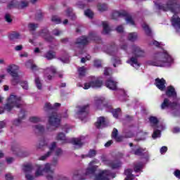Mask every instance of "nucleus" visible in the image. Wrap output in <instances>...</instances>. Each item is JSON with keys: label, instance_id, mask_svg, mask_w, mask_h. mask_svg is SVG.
Wrapping results in <instances>:
<instances>
[{"label": "nucleus", "instance_id": "obj_1", "mask_svg": "<svg viewBox=\"0 0 180 180\" xmlns=\"http://www.w3.org/2000/svg\"><path fill=\"white\" fill-rule=\"evenodd\" d=\"M174 64V58L165 50L155 53L153 60L146 62L147 65L153 67H171Z\"/></svg>", "mask_w": 180, "mask_h": 180}, {"label": "nucleus", "instance_id": "obj_2", "mask_svg": "<svg viewBox=\"0 0 180 180\" xmlns=\"http://www.w3.org/2000/svg\"><path fill=\"white\" fill-rule=\"evenodd\" d=\"M131 53L132 56L129 58L128 60H127V64H130L131 67L139 70L140 68V65L141 63L139 61V57H144L146 56V52L141 48H140L137 45H133L130 47Z\"/></svg>", "mask_w": 180, "mask_h": 180}, {"label": "nucleus", "instance_id": "obj_3", "mask_svg": "<svg viewBox=\"0 0 180 180\" xmlns=\"http://www.w3.org/2000/svg\"><path fill=\"white\" fill-rule=\"evenodd\" d=\"M60 117L57 115L56 112H53L49 117V124L46 127V129H44V127L43 125H36L35 126V131H38L39 133H46V131H53V130H55L56 129L54 127H58L60 126Z\"/></svg>", "mask_w": 180, "mask_h": 180}, {"label": "nucleus", "instance_id": "obj_4", "mask_svg": "<svg viewBox=\"0 0 180 180\" xmlns=\"http://www.w3.org/2000/svg\"><path fill=\"white\" fill-rule=\"evenodd\" d=\"M154 2L155 8L158 11H163L164 12L170 11L174 13H176V12H179L180 11V3L177 0H168L163 3H160L158 1Z\"/></svg>", "mask_w": 180, "mask_h": 180}, {"label": "nucleus", "instance_id": "obj_5", "mask_svg": "<svg viewBox=\"0 0 180 180\" xmlns=\"http://www.w3.org/2000/svg\"><path fill=\"white\" fill-rule=\"evenodd\" d=\"M56 165H57V160L52 164L46 163L44 166L36 165L34 167L35 169V176H41L43 172H46L47 174H51L50 175L46 176L47 179L53 180V174L54 172L53 167H55Z\"/></svg>", "mask_w": 180, "mask_h": 180}, {"label": "nucleus", "instance_id": "obj_6", "mask_svg": "<svg viewBox=\"0 0 180 180\" xmlns=\"http://www.w3.org/2000/svg\"><path fill=\"white\" fill-rule=\"evenodd\" d=\"M56 140H60L63 144L71 143L75 148H81L85 144V136H80L79 138L68 139L65 136L64 133H59L56 136Z\"/></svg>", "mask_w": 180, "mask_h": 180}, {"label": "nucleus", "instance_id": "obj_7", "mask_svg": "<svg viewBox=\"0 0 180 180\" xmlns=\"http://www.w3.org/2000/svg\"><path fill=\"white\" fill-rule=\"evenodd\" d=\"M22 105H23L22 98L11 94L8 98V102L4 107V109L8 110V112H10V110H12L13 108H21Z\"/></svg>", "mask_w": 180, "mask_h": 180}, {"label": "nucleus", "instance_id": "obj_8", "mask_svg": "<svg viewBox=\"0 0 180 180\" xmlns=\"http://www.w3.org/2000/svg\"><path fill=\"white\" fill-rule=\"evenodd\" d=\"M150 124L152 127H154L153 134H152V138L153 140L156 139H160L161 137V130H165V125L160 124L158 125V119L155 117H150L149 118Z\"/></svg>", "mask_w": 180, "mask_h": 180}, {"label": "nucleus", "instance_id": "obj_9", "mask_svg": "<svg viewBox=\"0 0 180 180\" xmlns=\"http://www.w3.org/2000/svg\"><path fill=\"white\" fill-rule=\"evenodd\" d=\"M161 109H171L172 110H176L174 115V116H179L180 99L177 101V103H172L169 101V99L165 98L161 105Z\"/></svg>", "mask_w": 180, "mask_h": 180}, {"label": "nucleus", "instance_id": "obj_10", "mask_svg": "<svg viewBox=\"0 0 180 180\" xmlns=\"http://www.w3.org/2000/svg\"><path fill=\"white\" fill-rule=\"evenodd\" d=\"M117 18H124L127 25H130L131 26H134L135 25L133 17H131V15L126 11L122 10L120 11H113L112 19H117Z\"/></svg>", "mask_w": 180, "mask_h": 180}, {"label": "nucleus", "instance_id": "obj_11", "mask_svg": "<svg viewBox=\"0 0 180 180\" xmlns=\"http://www.w3.org/2000/svg\"><path fill=\"white\" fill-rule=\"evenodd\" d=\"M19 70V66L16 65H9L7 68L6 71L11 77H13L12 84L13 85H18L19 82H20V76L18 75V70Z\"/></svg>", "mask_w": 180, "mask_h": 180}, {"label": "nucleus", "instance_id": "obj_12", "mask_svg": "<svg viewBox=\"0 0 180 180\" xmlns=\"http://www.w3.org/2000/svg\"><path fill=\"white\" fill-rule=\"evenodd\" d=\"M102 86V81L99 80V77H91L89 82L84 84V89H89V88H101Z\"/></svg>", "mask_w": 180, "mask_h": 180}, {"label": "nucleus", "instance_id": "obj_13", "mask_svg": "<svg viewBox=\"0 0 180 180\" xmlns=\"http://www.w3.org/2000/svg\"><path fill=\"white\" fill-rule=\"evenodd\" d=\"M91 40H95V34H90L89 37L82 36L76 40V47H84L88 44Z\"/></svg>", "mask_w": 180, "mask_h": 180}, {"label": "nucleus", "instance_id": "obj_14", "mask_svg": "<svg viewBox=\"0 0 180 180\" xmlns=\"http://www.w3.org/2000/svg\"><path fill=\"white\" fill-rule=\"evenodd\" d=\"M115 174L110 173L109 170H103L95 176L94 180H109L110 178H115Z\"/></svg>", "mask_w": 180, "mask_h": 180}, {"label": "nucleus", "instance_id": "obj_15", "mask_svg": "<svg viewBox=\"0 0 180 180\" xmlns=\"http://www.w3.org/2000/svg\"><path fill=\"white\" fill-rule=\"evenodd\" d=\"M88 110H89V105L79 106L78 110L75 114V117L84 120L86 117V115H88Z\"/></svg>", "mask_w": 180, "mask_h": 180}, {"label": "nucleus", "instance_id": "obj_16", "mask_svg": "<svg viewBox=\"0 0 180 180\" xmlns=\"http://www.w3.org/2000/svg\"><path fill=\"white\" fill-rule=\"evenodd\" d=\"M102 161L105 165H108V167H110L112 169H117L122 167V162L119 160L112 161L103 158H102Z\"/></svg>", "mask_w": 180, "mask_h": 180}, {"label": "nucleus", "instance_id": "obj_17", "mask_svg": "<svg viewBox=\"0 0 180 180\" xmlns=\"http://www.w3.org/2000/svg\"><path fill=\"white\" fill-rule=\"evenodd\" d=\"M134 155L143 156L144 158H148V152L143 148H133L131 151Z\"/></svg>", "mask_w": 180, "mask_h": 180}, {"label": "nucleus", "instance_id": "obj_18", "mask_svg": "<svg viewBox=\"0 0 180 180\" xmlns=\"http://www.w3.org/2000/svg\"><path fill=\"white\" fill-rule=\"evenodd\" d=\"M105 86L111 91H116V89H117V82L112 78L108 79L105 82Z\"/></svg>", "mask_w": 180, "mask_h": 180}, {"label": "nucleus", "instance_id": "obj_19", "mask_svg": "<svg viewBox=\"0 0 180 180\" xmlns=\"http://www.w3.org/2000/svg\"><path fill=\"white\" fill-rule=\"evenodd\" d=\"M98 162V160H93L89 164V167L86 170V175H91L96 171V165L94 164H96Z\"/></svg>", "mask_w": 180, "mask_h": 180}, {"label": "nucleus", "instance_id": "obj_20", "mask_svg": "<svg viewBox=\"0 0 180 180\" xmlns=\"http://www.w3.org/2000/svg\"><path fill=\"white\" fill-rule=\"evenodd\" d=\"M56 68H54V67L51 66L50 68H47L44 71L45 78L50 81V79H51L54 76Z\"/></svg>", "mask_w": 180, "mask_h": 180}, {"label": "nucleus", "instance_id": "obj_21", "mask_svg": "<svg viewBox=\"0 0 180 180\" xmlns=\"http://www.w3.org/2000/svg\"><path fill=\"white\" fill-rule=\"evenodd\" d=\"M105 102V97H95L94 98V107L96 109H102V105Z\"/></svg>", "mask_w": 180, "mask_h": 180}, {"label": "nucleus", "instance_id": "obj_22", "mask_svg": "<svg viewBox=\"0 0 180 180\" xmlns=\"http://www.w3.org/2000/svg\"><path fill=\"white\" fill-rule=\"evenodd\" d=\"M155 84L156 85L157 88L160 91H165V79H164V78L155 79Z\"/></svg>", "mask_w": 180, "mask_h": 180}, {"label": "nucleus", "instance_id": "obj_23", "mask_svg": "<svg viewBox=\"0 0 180 180\" xmlns=\"http://www.w3.org/2000/svg\"><path fill=\"white\" fill-rule=\"evenodd\" d=\"M57 146V143L56 142H53L51 146H49V150L47 154L41 156V158H39V160L41 161H44V160H46V158H48V157H50V155H51V153H53V151H54V148H56Z\"/></svg>", "mask_w": 180, "mask_h": 180}, {"label": "nucleus", "instance_id": "obj_24", "mask_svg": "<svg viewBox=\"0 0 180 180\" xmlns=\"http://www.w3.org/2000/svg\"><path fill=\"white\" fill-rule=\"evenodd\" d=\"M95 126L97 129H103V127H106V121L105 118L103 117H98Z\"/></svg>", "mask_w": 180, "mask_h": 180}, {"label": "nucleus", "instance_id": "obj_25", "mask_svg": "<svg viewBox=\"0 0 180 180\" xmlns=\"http://www.w3.org/2000/svg\"><path fill=\"white\" fill-rule=\"evenodd\" d=\"M166 95L169 98H176V91H175L174 86H169L167 87Z\"/></svg>", "mask_w": 180, "mask_h": 180}, {"label": "nucleus", "instance_id": "obj_26", "mask_svg": "<svg viewBox=\"0 0 180 180\" xmlns=\"http://www.w3.org/2000/svg\"><path fill=\"white\" fill-rule=\"evenodd\" d=\"M39 34L42 37H44V39H45V40H46V41L51 42V41H54V38H53V37H51L50 35V34L49 33V30H42V32Z\"/></svg>", "mask_w": 180, "mask_h": 180}, {"label": "nucleus", "instance_id": "obj_27", "mask_svg": "<svg viewBox=\"0 0 180 180\" xmlns=\"http://www.w3.org/2000/svg\"><path fill=\"white\" fill-rule=\"evenodd\" d=\"M104 108H107L109 109L108 111L111 112V113L113 115V117H115V119H117V117H119V115H120V108L112 110V106L108 105H105Z\"/></svg>", "mask_w": 180, "mask_h": 180}, {"label": "nucleus", "instance_id": "obj_28", "mask_svg": "<svg viewBox=\"0 0 180 180\" xmlns=\"http://www.w3.org/2000/svg\"><path fill=\"white\" fill-rule=\"evenodd\" d=\"M172 27L176 29V30L180 29V18L176 17V15H173L172 18Z\"/></svg>", "mask_w": 180, "mask_h": 180}, {"label": "nucleus", "instance_id": "obj_29", "mask_svg": "<svg viewBox=\"0 0 180 180\" xmlns=\"http://www.w3.org/2000/svg\"><path fill=\"white\" fill-rule=\"evenodd\" d=\"M25 65L27 68H30V70H32V71H36L37 70H39V67L34 64L33 60H30L26 63Z\"/></svg>", "mask_w": 180, "mask_h": 180}, {"label": "nucleus", "instance_id": "obj_30", "mask_svg": "<svg viewBox=\"0 0 180 180\" xmlns=\"http://www.w3.org/2000/svg\"><path fill=\"white\" fill-rule=\"evenodd\" d=\"M44 57L47 60H53L56 58V52L53 51H49L44 55Z\"/></svg>", "mask_w": 180, "mask_h": 180}, {"label": "nucleus", "instance_id": "obj_31", "mask_svg": "<svg viewBox=\"0 0 180 180\" xmlns=\"http://www.w3.org/2000/svg\"><path fill=\"white\" fill-rule=\"evenodd\" d=\"M117 134H118L117 129L116 128H114L112 134V139H115V141H117V142H120L122 141V140H123V137L117 136Z\"/></svg>", "mask_w": 180, "mask_h": 180}, {"label": "nucleus", "instance_id": "obj_32", "mask_svg": "<svg viewBox=\"0 0 180 180\" xmlns=\"http://www.w3.org/2000/svg\"><path fill=\"white\" fill-rule=\"evenodd\" d=\"M103 34H108V33L112 30L110 27H109V25L107 22H103Z\"/></svg>", "mask_w": 180, "mask_h": 180}, {"label": "nucleus", "instance_id": "obj_33", "mask_svg": "<svg viewBox=\"0 0 180 180\" xmlns=\"http://www.w3.org/2000/svg\"><path fill=\"white\" fill-rule=\"evenodd\" d=\"M23 116H25V114L21 112L20 114L19 115V118L14 120L13 122V124L14 126H20L22 124V118L20 117H23Z\"/></svg>", "mask_w": 180, "mask_h": 180}, {"label": "nucleus", "instance_id": "obj_34", "mask_svg": "<svg viewBox=\"0 0 180 180\" xmlns=\"http://www.w3.org/2000/svg\"><path fill=\"white\" fill-rule=\"evenodd\" d=\"M127 39L128 40H129V41H136V40H137V33L136 32L129 33Z\"/></svg>", "mask_w": 180, "mask_h": 180}, {"label": "nucleus", "instance_id": "obj_35", "mask_svg": "<svg viewBox=\"0 0 180 180\" xmlns=\"http://www.w3.org/2000/svg\"><path fill=\"white\" fill-rule=\"evenodd\" d=\"M33 169V167L31 164H25L23 165L22 171L25 172V174H27V172H32V170Z\"/></svg>", "mask_w": 180, "mask_h": 180}, {"label": "nucleus", "instance_id": "obj_36", "mask_svg": "<svg viewBox=\"0 0 180 180\" xmlns=\"http://www.w3.org/2000/svg\"><path fill=\"white\" fill-rule=\"evenodd\" d=\"M97 8L99 12H105L108 9V4L99 3L97 5Z\"/></svg>", "mask_w": 180, "mask_h": 180}, {"label": "nucleus", "instance_id": "obj_37", "mask_svg": "<svg viewBox=\"0 0 180 180\" xmlns=\"http://www.w3.org/2000/svg\"><path fill=\"white\" fill-rule=\"evenodd\" d=\"M95 155H96V150H90L87 155H82V158H85L86 157H89V158H92V157H95Z\"/></svg>", "mask_w": 180, "mask_h": 180}, {"label": "nucleus", "instance_id": "obj_38", "mask_svg": "<svg viewBox=\"0 0 180 180\" xmlns=\"http://www.w3.org/2000/svg\"><path fill=\"white\" fill-rule=\"evenodd\" d=\"M9 38L11 40L20 39V34H19V32H13L9 35Z\"/></svg>", "mask_w": 180, "mask_h": 180}, {"label": "nucleus", "instance_id": "obj_39", "mask_svg": "<svg viewBox=\"0 0 180 180\" xmlns=\"http://www.w3.org/2000/svg\"><path fill=\"white\" fill-rule=\"evenodd\" d=\"M142 27L146 33L147 36H151V30L150 29V27H148V25H147V24L143 23L142 25Z\"/></svg>", "mask_w": 180, "mask_h": 180}, {"label": "nucleus", "instance_id": "obj_40", "mask_svg": "<svg viewBox=\"0 0 180 180\" xmlns=\"http://www.w3.org/2000/svg\"><path fill=\"white\" fill-rule=\"evenodd\" d=\"M51 22H53V23H55V25H60V23H61V18L57 15H53L51 18Z\"/></svg>", "mask_w": 180, "mask_h": 180}, {"label": "nucleus", "instance_id": "obj_41", "mask_svg": "<svg viewBox=\"0 0 180 180\" xmlns=\"http://www.w3.org/2000/svg\"><path fill=\"white\" fill-rule=\"evenodd\" d=\"M78 72L79 77H85V74H86V69L85 67L79 68Z\"/></svg>", "mask_w": 180, "mask_h": 180}, {"label": "nucleus", "instance_id": "obj_42", "mask_svg": "<svg viewBox=\"0 0 180 180\" xmlns=\"http://www.w3.org/2000/svg\"><path fill=\"white\" fill-rule=\"evenodd\" d=\"M30 122L32 123H39L40 122H43V120H41V117H31L30 118Z\"/></svg>", "mask_w": 180, "mask_h": 180}, {"label": "nucleus", "instance_id": "obj_43", "mask_svg": "<svg viewBox=\"0 0 180 180\" xmlns=\"http://www.w3.org/2000/svg\"><path fill=\"white\" fill-rule=\"evenodd\" d=\"M112 63L113 67H116L117 65H120V64H122V60H120V58H119L113 57Z\"/></svg>", "mask_w": 180, "mask_h": 180}, {"label": "nucleus", "instance_id": "obj_44", "mask_svg": "<svg viewBox=\"0 0 180 180\" xmlns=\"http://www.w3.org/2000/svg\"><path fill=\"white\" fill-rule=\"evenodd\" d=\"M135 172H141V169H143V163H138L135 165L134 168Z\"/></svg>", "mask_w": 180, "mask_h": 180}, {"label": "nucleus", "instance_id": "obj_45", "mask_svg": "<svg viewBox=\"0 0 180 180\" xmlns=\"http://www.w3.org/2000/svg\"><path fill=\"white\" fill-rule=\"evenodd\" d=\"M35 84L37 88H38L39 89H41V81L40 80V78H39L38 77H35Z\"/></svg>", "mask_w": 180, "mask_h": 180}, {"label": "nucleus", "instance_id": "obj_46", "mask_svg": "<svg viewBox=\"0 0 180 180\" xmlns=\"http://www.w3.org/2000/svg\"><path fill=\"white\" fill-rule=\"evenodd\" d=\"M84 15L87 18H89V19H92V18H94V13L89 9H87L84 11Z\"/></svg>", "mask_w": 180, "mask_h": 180}, {"label": "nucleus", "instance_id": "obj_47", "mask_svg": "<svg viewBox=\"0 0 180 180\" xmlns=\"http://www.w3.org/2000/svg\"><path fill=\"white\" fill-rule=\"evenodd\" d=\"M66 15L68 16H71V19H75V15L72 13V8H68L66 11Z\"/></svg>", "mask_w": 180, "mask_h": 180}, {"label": "nucleus", "instance_id": "obj_48", "mask_svg": "<svg viewBox=\"0 0 180 180\" xmlns=\"http://www.w3.org/2000/svg\"><path fill=\"white\" fill-rule=\"evenodd\" d=\"M150 46H155L156 47H162L164 44L161 42H158L157 41H152V42L150 43Z\"/></svg>", "mask_w": 180, "mask_h": 180}, {"label": "nucleus", "instance_id": "obj_49", "mask_svg": "<svg viewBox=\"0 0 180 180\" xmlns=\"http://www.w3.org/2000/svg\"><path fill=\"white\" fill-rule=\"evenodd\" d=\"M72 179L74 180H81V175L79 174V172H75L73 174Z\"/></svg>", "mask_w": 180, "mask_h": 180}, {"label": "nucleus", "instance_id": "obj_50", "mask_svg": "<svg viewBox=\"0 0 180 180\" xmlns=\"http://www.w3.org/2000/svg\"><path fill=\"white\" fill-rule=\"evenodd\" d=\"M44 146H47V142L44 140H41L37 146V148H43Z\"/></svg>", "mask_w": 180, "mask_h": 180}, {"label": "nucleus", "instance_id": "obj_51", "mask_svg": "<svg viewBox=\"0 0 180 180\" xmlns=\"http://www.w3.org/2000/svg\"><path fill=\"white\" fill-rule=\"evenodd\" d=\"M20 85L22 89H24L25 90L29 89V84H27V82H26V81L21 82Z\"/></svg>", "mask_w": 180, "mask_h": 180}, {"label": "nucleus", "instance_id": "obj_52", "mask_svg": "<svg viewBox=\"0 0 180 180\" xmlns=\"http://www.w3.org/2000/svg\"><path fill=\"white\" fill-rule=\"evenodd\" d=\"M28 27H29L30 30L33 31V30H36V29H37L38 25H37V24L31 23L28 25Z\"/></svg>", "mask_w": 180, "mask_h": 180}, {"label": "nucleus", "instance_id": "obj_53", "mask_svg": "<svg viewBox=\"0 0 180 180\" xmlns=\"http://www.w3.org/2000/svg\"><path fill=\"white\" fill-rule=\"evenodd\" d=\"M167 151H168V147L167 146H162L160 150V153L162 155L165 154V153H167Z\"/></svg>", "mask_w": 180, "mask_h": 180}, {"label": "nucleus", "instance_id": "obj_54", "mask_svg": "<svg viewBox=\"0 0 180 180\" xmlns=\"http://www.w3.org/2000/svg\"><path fill=\"white\" fill-rule=\"evenodd\" d=\"M102 63L101 62L100 60H94V67L96 68H99V67H101Z\"/></svg>", "mask_w": 180, "mask_h": 180}, {"label": "nucleus", "instance_id": "obj_55", "mask_svg": "<svg viewBox=\"0 0 180 180\" xmlns=\"http://www.w3.org/2000/svg\"><path fill=\"white\" fill-rule=\"evenodd\" d=\"M59 60L60 61H62V63L68 64V63H70V58L68 56H67L65 58H60Z\"/></svg>", "mask_w": 180, "mask_h": 180}, {"label": "nucleus", "instance_id": "obj_56", "mask_svg": "<svg viewBox=\"0 0 180 180\" xmlns=\"http://www.w3.org/2000/svg\"><path fill=\"white\" fill-rule=\"evenodd\" d=\"M53 34H54V36H60V34L62 33L61 31H60L58 29H55L53 30Z\"/></svg>", "mask_w": 180, "mask_h": 180}, {"label": "nucleus", "instance_id": "obj_57", "mask_svg": "<svg viewBox=\"0 0 180 180\" xmlns=\"http://www.w3.org/2000/svg\"><path fill=\"white\" fill-rule=\"evenodd\" d=\"M6 180H13V176L11 173H8L5 176Z\"/></svg>", "mask_w": 180, "mask_h": 180}, {"label": "nucleus", "instance_id": "obj_58", "mask_svg": "<svg viewBox=\"0 0 180 180\" xmlns=\"http://www.w3.org/2000/svg\"><path fill=\"white\" fill-rule=\"evenodd\" d=\"M124 30V28L123 27V25H119L117 28H116V31L118 33H123V30Z\"/></svg>", "mask_w": 180, "mask_h": 180}, {"label": "nucleus", "instance_id": "obj_59", "mask_svg": "<svg viewBox=\"0 0 180 180\" xmlns=\"http://www.w3.org/2000/svg\"><path fill=\"white\" fill-rule=\"evenodd\" d=\"M5 19H6V21L8 22V23H11V22H12V18L9 14H6Z\"/></svg>", "mask_w": 180, "mask_h": 180}, {"label": "nucleus", "instance_id": "obj_60", "mask_svg": "<svg viewBox=\"0 0 180 180\" xmlns=\"http://www.w3.org/2000/svg\"><path fill=\"white\" fill-rule=\"evenodd\" d=\"M112 69L110 68H105L104 70V75H110Z\"/></svg>", "mask_w": 180, "mask_h": 180}, {"label": "nucleus", "instance_id": "obj_61", "mask_svg": "<svg viewBox=\"0 0 180 180\" xmlns=\"http://www.w3.org/2000/svg\"><path fill=\"white\" fill-rule=\"evenodd\" d=\"M174 176H176V178H178V179H180V170L179 169L175 170L174 172Z\"/></svg>", "mask_w": 180, "mask_h": 180}, {"label": "nucleus", "instance_id": "obj_62", "mask_svg": "<svg viewBox=\"0 0 180 180\" xmlns=\"http://www.w3.org/2000/svg\"><path fill=\"white\" fill-rule=\"evenodd\" d=\"M14 50L15 51H20L23 50V46L22 45H18V46H15Z\"/></svg>", "mask_w": 180, "mask_h": 180}, {"label": "nucleus", "instance_id": "obj_63", "mask_svg": "<svg viewBox=\"0 0 180 180\" xmlns=\"http://www.w3.org/2000/svg\"><path fill=\"white\" fill-rule=\"evenodd\" d=\"M45 109L46 110H50V109H53V108L49 103H46L45 104Z\"/></svg>", "mask_w": 180, "mask_h": 180}, {"label": "nucleus", "instance_id": "obj_64", "mask_svg": "<svg viewBox=\"0 0 180 180\" xmlns=\"http://www.w3.org/2000/svg\"><path fill=\"white\" fill-rule=\"evenodd\" d=\"M27 5H29V2L26 1H21V3H20L21 8H26V6H27Z\"/></svg>", "mask_w": 180, "mask_h": 180}]
</instances>
